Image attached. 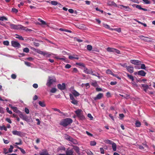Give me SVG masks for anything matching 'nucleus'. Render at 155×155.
Returning <instances> with one entry per match:
<instances>
[{"mask_svg": "<svg viewBox=\"0 0 155 155\" xmlns=\"http://www.w3.org/2000/svg\"><path fill=\"white\" fill-rule=\"evenodd\" d=\"M72 120L70 118H67L63 120L60 123V124L64 127H66L71 123Z\"/></svg>", "mask_w": 155, "mask_h": 155, "instance_id": "1", "label": "nucleus"}, {"mask_svg": "<svg viewBox=\"0 0 155 155\" xmlns=\"http://www.w3.org/2000/svg\"><path fill=\"white\" fill-rule=\"evenodd\" d=\"M77 116L81 120L85 119V117L82 114V111L81 109H78L75 111Z\"/></svg>", "mask_w": 155, "mask_h": 155, "instance_id": "2", "label": "nucleus"}, {"mask_svg": "<svg viewBox=\"0 0 155 155\" xmlns=\"http://www.w3.org/2000/svg\"><path fill=\"white\" fill-rule=\"evenodd\" d=\"M56 79L54 78H51L49 77L48 80L46 83V85L48 87H50L54 82H55Z\"/></svg>", "mask_w": 155, "mask_h": 155, "instance_id": "3", "label": "nucleus"}, {"mask_svg": "<svg viewBox=\"0 0 155 155\" xmlns=\"http://www.w3.org/2000/svg\"><path fill=\"white\" fill-rule=\"evenodd\" d=\"M107 50L109 52H115L117 54H120V51L119 50L112 48L108 47L107 48Z\"/></svg>", "mask_w": 155, "mask_h": 155, "instance_id": "4", "label": "nucleus"}, {"mask_svg": "<svg viewBox=\"0 0 155 155\" xmlns=\"http://www.w3.org/2000/svg\"><path fill=\"white\" fill-rule=\"evenodd\" d=\"M84 72L87 74H91L93 75V71L91 69H88L85 67L84 68Z\"/></svg>", "mask_w": 155, "mask_h": 155, "instance_id": "5", "label": "nucleus"}, {"mask_svg": "<svg viewBox=\"0 0 155 155\" xmlns=\"http://www.w3.org/2000/svg\"><path fill=\"white\" fill-rule=\"evenodd\" d=\"M69 96L70 99L72 100L71 101V103L77 105L78 104V101L74 99L73 95L72 94H70Z\"/></svg>", "mask_w": 155, "mask_h": 155, "instance_id": "6", "label": "nucleus"}, {"mask_svg": "<svg viewBox=\"0 0 155 155\" xmlns=\"http://www.w3.org/2000/svg\"><path fill=\"white\" fill-rule=\"evenodd\" d=\"M11 44L12 46L15 48H19L21 46L20 44L17 41H12Z\"/></svg>", "mask_w": 155, "mask_h": 155, "instance_id": "7", "label": "nucleus"}, {"mask_svg": "<svg viewBox=\"0 0 155 155\" xmlns=\"http://www.w3.org/2000/svg\"><path fill=\"white\" fill-rule=\"evenodd\" d=\"M36 52L39 54L43 55L44 56L46 55L47 57H49L51 55L50 54H48V53H47L45 51H41L38 49H37L36 51Z\"/></svg>", "mask_w": 155, "mask_h": 155, "instance_id": "8", "label": "nucleus"}, {"mask_svg": "<svg viewBox=\"0 0 155 155\" xmlns=\"http://www.w3.org/2000/svg\"><path fill=\"white\" fill-rule=\"evenodd\" d=\"M10 26L11 28L12 29H20V26H21V25H16L14 24H10Z\"/></svg>", "mask_w": 155, "mask_h": 155, "instance_id": "9", "label": "nucleus"}, {"mask_svg": "<svg viewBox=\"0 0 155 155\" xmlns=\"http://www.w3.org/2000/svg\"><path fill=\"white\" fill-rule=\"evenodd\" d=\"M58 87L61 90H64L66 88L65 84L62 83V84H59L57 85Z\"/></svg>", "mask_w": 155, "mask_h": 155, "instance_id": "10", "label": "nucleus"}, {"mask_svg": "<svg viewBox=\"0 0 155 155\" xmlns=\"http://www.w3.org/2000/svg\"><path fill=\"white\" fill-rule=\"evenodd\" d=\"M122 7L124 8V10L127 11H130L131 10L130 8H129V7L128 6H124L123 5H120L118 6V7L119 8H120L121 9H122Z\"/></svg>", "mask_w": 155, "mask_h": 155, "instance_id": "11", "label": "nucleus"}, {"mask_svg": "<svg viewBox=\"0 0 155 155\" xmlns=\"http://www.w3.org/2000/svg\"><path fill=\"white\" fill-rule=\"evenodd\" d=\"M20 117L21 118H22L24 120L27 122L29 120L28 117L27 116L21 113L20 114Z\"/></svg>", "mask_w": 155, "mask_h": 155, "instance_id": "12", "label": "nucleus"}, {"mask_svg": "<svg viewBox=\"0 0 155 155\" xmlns=\"http://www.w3.org/2000/svg\"><path fill=\"white\" fill-rule=\"evenodd\" d=\"M130 62L135 65H139L140 64L141 61L137 60H131Z\"/></svg>", "mask_w": 155, "mask_h": 155, "instance_id": "13", "label": "nucleus"}, {"mask_svg": "<svg viewBox=\"0 0 155 155\" xmlns=\"http://www.w3.org/2000/svg\"><path fill=\"white\" fill-rule=\"evenodd\" d=\"M126 68L128 72L130 73L134 72V68L131 66H126Z\"/></svg>", "mask_w": 155, "mask_h": 155, "instance_id": "14", "label": "nucleus"}, {"mask_svg": "<svg viewBox=\"0 0 155 155\" xmlns=\"http://www.w3.org/2000/svg\"><path fill=\"white\" fill-rule=\"evenodd\" d=\"M12 133L13 134L15 135H17L20 137H21L22 136V133L20 131L15 130L13 131Z\"/></svg>", "mask_w": 155, "mask_h": 155, "instance_id": "15", "label": "nucleus"}, {"mask_svg": "<svg viewBox=\"0 0 155 155\" xmlns=\"http://www.w3.org/2000/svg\"><path fill=\"white\" fill-rule=\"evenodd\" d=\"M78 56L76 54H73L72 55H69V58L70 60H72L73 59H75L78 60L79 58L78 57Z\"/></svg>", "mask_w": 155, "mask_h": 155, "instance_id": "16", "label": "nucleus"}, {"mask_svg": "<svg viewBox=\"0 0 155 155\" xmlns=\"http://www.w3.org/2000/svg\"><path fill=\"white\" fill-rule=\"evenodd\" d=\"M141 87L143 88V90L146 92H147V89L149 88V86L145 84H142Z\"/></svg>", "mask_w": 155, "mask_h": 155, "instance_id": "17", "label": "nucleus"}, {"mask_svg": "<svg viewBox=\"0 0 155 155\" xmlns=\"http://www.w3.org/2000/svg\"><path fill=\"white\" fill-rule=\"evenodd\" d=\"M138 74L142 76H145L146 74V73L143 70H140L138 71Z\"/></svg>", "mask_w": 155, "mask_h": 155, "instance_id": "18", "label": "nucleus"}, {"mask_svg": "<svg viewBox=\"0 0 155 155\" xmlns=\"http://www.w3.org/2000/svg\"><path fill=\"white\" fill-rule=\"evenodd\" d=\"M134 5L137 8L140 10H142L145 11H147V9L142 8L140 5H136V4H135Z\"/></svg>", "mask_w": 155, "mask_h": 155, "instance_id": "19", "label": "nucleus"}, {"mask_svg": "<svg viewBox=\"0 0 155 155\" xmlns=\"http://www.w3.org/2000/svg\"><path fill=\"white\" fill-rule=\"evenodd\" d=\"M103 96V94L102 93H99L97 95L96 97L94 98V100L100 99Z\"/></svg>", "mask_w": 155, "mask_h": 155, "instance_id": "20", "label": "nucleus"}, {"mask_svg": "<svg viewBox=\"0 0 155 155\" xmlns=\"http://www.w3.org/2000/svg\"><path fill=\"white\" fill-rule=\"evenodd\" d=\"M11 107L15 112L17 113H21V112L19 110H18L17 108L16 107L11 106Z\"/></svg>", "mask_w": 155, "mask_h": 155, "instance_id": "21", "label": "nucleus"}, {"mask_svg": "<svg viewBox=\"0 0 155 155\" xmlns=\"http://www.w3.org/2000/svg\"><path fill=\"white\" fill-rule=\"evenodd\" d=\"M108 5L110 6H112L115 7H117V5L113 2H109L108 3Z\"/></svg>", "mask_w": 155, "mask_h": 155, "instance_id": "22", "label": "nucleus"}, {"mask_svg": "<svg viewBox=\"0 0 155 155\" xmlns=\"http://www.w3.org/2000/svg\"><path fill=\"white\" fill-rule=\"evenodd\" d=\"M73 149L78 154H79V149L78 147L77 146H74Z\"/></svg>", "mask_w": 155, "mask_h": 155, "instance_id": "23", "label": "nucleus"}, {"mask_svg": "<svg viewBox=\"0 0 155 155\" xmlns=\"http://www.w3.org/2000/svg\"><path fill=\"white\" fill-rule=\"evenodd\" d=\"M13 148V147L12 146V145H11L10 146V147L9 148L8 151L7 152L4 153L5 154H7L8 153H11L12 152V150Z\"/></svg>", "mask_w": 155, "mask_h": 155, "instance_id": "24", "label": "nucleus"}, {"mask_svg": "<svg viewBox=\"0 0 155 155\" xmlns=\"http://www.w3.org/2000/svg\"><path fill=\"white\" fill-rule=\"evenodd\" d=\"M70 141L72 142V143L74 144H78V142L77 140L75 139L72 138V137Z\"/></svg>", "mask_w": 155, "mask_h": 155, "instance_id": "25", "label": "nucleus"}, {"mask_svg": "<svg viewBox=\"0 0 155 155\" xmlns=\"http://www.w3.org/2000/svg\"><path fill=\"white\" fill-rule=\"evenodd\" d=\"M153 41V39L149 38V37H145V41L147 42H152Z\"/></svg>", "mask_w": 155, "mask_h": 155, "instance_id": "26", "label": "nucleus"}, {"mask_svg": "<svg viewBox=\"0 0 155 155\" xmlns=\"http://www.w3.org/2000/svg\"><path fill=\"white\" fill-rule=\"evenodd\" d=\"M112 148L114 151H116V144L114 143H113L112 144Z\"/></svg>", "mask_w": 155, "mask_h": 155, "instance_id": "27", "label": "nucleus"}, {"mask_svg": "<svg viewBox=\"0 0 155 155\" xmlns=\"http://www.w3.org/2000/svg\"><path fill=\"white\" fill-rule=\"evenodd\" d=\"M126 74L128 77L130 79H131L132 81H134V78L133 76L132 75H130L129 74L127 73Z\"/></svg>", "mask_w": 155, "mask_h": 155, "instance_id": "28", "label": "nucleus"}, {"mask_svg": "<svg viewBox=\"0 0 155 155\" xmlns=\"http://www.w3.org/2000/svg\"><path fill=\"white\" fill-rule=\"evenodd\" d=\"M72 93L75 97L78 96L80 95L75 90L73 91Z\"/></svg>", "mask_w": 155, "mask_h": 155, "instance_id": "29", "label": "nucleus"}, {"mask_svg": "<svg viewBox=\"0 0 155 155\" xmlns=\"http://www.w3.org/2000/svg\"><path fill=\"white\" fill-rule=\"evenodd\" d=\"M38 104L41 107H44L45 106V104L44 102L39 101L38 102Z\"/></svg>", "mask_w": 155, "mask_h": 155, "instance_id": "30", "label": "nucleus"}, {"mask_svg": "<svg viewBox=\"0 0 155 155\" xmlns=\"http://www.w3.org/2000/svg\"><path fill=\"white\" fill-rule=\"evenodd\" d=\"M104 142L106 143L110 144H112L114 143L113 141L108 140H104Z\"/></svg>", "mask_w": 155, "mask_h": 155, "instance_id": "31", "label": "nucleus"}, {"mask_svg": "<svg viewBox=\"0 0 155 155\" xmlns=\"http://www.w3.org/2000/svg\"><path fill=\"white\" fill-rule=\"evenodd\" d=\"M8 20V18L5 16H0V21H4Z\"/></svg>", "mask_w": 155, "mask_h": 155, "instance_id": "32", "label": "nucleus"}, {"mask_svg": "<svg viewBox=\"0 0 155 155\" xmlns=\"http://www.w3.org/2000/svg\"><path fill=\"white\" fill-rule=\"evenodd\" d=\"M135 124L136 127H140L141 125V123L138 120H137L136 121Z\"/></svg>", "mask_w": 155, "mask_h": 155, "instance_id": "33", "label": "nucleus"}, {"mask_svg": "<svg viewBox=\"0 0 155 155\" xmlns=\"http://www.w3.org/2000/svg\"><path fill=\"white\" fill-rule=\"evenodd\" d=\"M16 146V147L18 149H19L20 150V151H21V152L22 153H23V154H25V152L24 149L19 147L18 146Z\"/></svg>", "mask_w": 155, "mask_h": 155, "instance_id": "34", "label": "nucleus"}, {"mask_svg": "<svg viewBox=\"0 0 155 155\" xmlns=\"http://www.w3.org/2000/svg\"><path fill=\"white\" fill-rule=\"evenodd\" d=\"M92 46L90 45H88L87 46V49L89 51H91L92 49Z\"/></svg>", "mask_w": 155, "mask_h": 155, "instance_id": "35", "label": "nucleus"}, {"mask_svg": "<svg viewBox=\"0 0 155 155\" xmlns=\"http://www.w3.org/2000/svg\"><path fill=\"white\" fill-rule=\"evenodd\" d=\"M65 150V148L63 146H61V147H59L58 149V151H59L60 150Z\"/></svg>", "mask_w": 155, "mask_h": 155, "instance_id": "36", "label": "nucleus"}, {"mask_svg": "<svg viewBox=\"0 0 155 155\" xmlns=\"http://www.w3.org/2000/svg\"><path fill=\"white\" fill-rule=\"evenodd\" d=\"M17 36L16 37V38H18L20 40H24V38L22 36L17 35Z\"/></svg>", "mask_w": 155, "mask_h": 155, "instance_id": "37", "label": "nucleus"}, {"mask_svg": "<svg viewBox=\"0 0 155 155\" xmlns=\"http://www.w3.org/2000/svg\"><path fill=\"white\" fill-rule=\"evenodd\" d=\"M54 110L55 111H57L58 112H59L60 114H61V115H64V114L63 112H61L59 109H57V108H54Z\"/></svg>", "mask_w": 155, "mask_h": 155, "instance_id": "38", "label": "nucleus"}, {"mask_svg": "<svg viewBox=\"0 0 155 155\" xmlns=\"http://www.w3.org/2000/svg\"><path fill=\"white\" fill-rule=\"evenodd\" d=\"M76 64L81 66L83 67L84 68L85 67L84 64L81 63H76Z\"/></svg>", "mask_w": 155, "mask_h": 155, "instance_id": "39", "label": "nucleus"}, {"mask_svg": "<svg viewBox=\"0 0 155 155\" xmlns=\"http://www.w3.org/2000/svg\"><path fill=\"white\" fill-rule=\"evenodd\" d=\"M57 91V89L56 88H52L50 91V92L52 93H55Z\"/></svg>", "mask_w": 155, "mask_h": 155, "instance_id": "40", "label": "nucleus"}, {"mask_svg": "<svg viewBox=\"0 0 155 155\" xmlns=\"http://www.w3.org/2000/svg\"><path fill=\"white\" fill-rule=\"evenodd\" d=\"M51 4L53 5H56L58 4V2L56 1H53L51 2Z\"/></svg>", "mask_w": 155, "mask_h": 155, "instance_id": "41", "label": "nucleus"}, {"mask_svg": "<svg viewBox=\"0 0 155 155\" xmlns=\"http://www.w3.org/2000/svg\"><path fill=\"white\" fill-rule=\"evenodd\" d=\"M23 50L24 52L26 53H28L29 51V50L28 48H24Z\"/></svg>", "mask_w": 155, "mask_h": 155, "instance_id": "42", "label": "nucleus"}, {"mask_svg": "<svg viewBox=\"0 0 155 155\" xmlns=\"http://www.w3.org/2000/svg\"><path fill=\"white\" fill-rule=\"evenodd\" d=\"M106 73L108 74H112V72L110 69H107L106 71Z\"/></svg>", "mask_w": 155, "mask_h": 155, "instance_id": "43", "label": "nucleus"}, {"mask_svg": "<svg viewBox=\"0 0 155 155\" xmlns=\"http://www.w3.org/2000/svg\"><path fill=\"white\" fill-rule=\"evenodd\" d=\"M90 144L91 146H94L96 145V143L95 141H91L90 142Z\"/></svg>", "mask_w": 155, "mask_h": 155, "instance_id": "44", "label": "nucleus"}, {"mask_svg": "<svg viewBox=\"0 0 155 155\" xmlns=\"http://www.w3.org/2000/svg\"><path fill=\"white\" fill-rule=\"evenodd\" d=\"M3 44L5 45L6 46H8L9 45V42L8 41H5L3 42Z\"/></svg>", "mask_w": 155, "mask_h": 155, "instance_id": "45", "label": "nucleus"}, {"mask_svg": "<svg viewBox=\"0 0 155 155\" xmlns=\"http://www.w3.org/2000/svg\"><path fill=\"white\" fill-rule=\"evenodd\" d=\"M40 155H50L47 151H45L42 152Z\"/></svg>", "mask_w": 155, "mask_h": 155, "instance_id": "46", "label": "nucleus"}, {"mask_svg": "<svg viewBox=\"0 0 155 155\" xmlns=\"http://www.w3.org/2000/svg\"><path fill=\"white\" fill-rule=\"evenodd\" d=\"M65 137L66 139L70 141V140L71 139V137L70 136L68 135H66L65 136Z\"/></svg>", "mask_w": 155, "mask_h": 155, "instance_id": "47", "label": "nucleus"}, {"mask_svg": "<svg viewBox=\"0 0 155 155\" xmlns=\"http://www.w3.org/2000/svg\"><path fill=\"white\" fill-rule=\"evenodd\" d=\"M114 30L118 32H120L121 31V28H114Z\"/></svg>", "mask_w": 155, "mask_h": 155, "instance_id": "48", "label": "nucleus"}, {"mask_svg": "<svg viewBox=\"0 0 155 155\" xmlns=\"http://www.w3.org/2000/svg\"><path fill=\"white\" fill-rule=\"evenodd\" d=\"M20 29L23 30H25L26 31L27 29L28 28L27 27L23 26L21 25V26H20Z\"/></svg>", "mask_w": 155, "mask_h": 155, "instance_id": "49", "label": "nucleus"}, {"mask_svg": "<svg viewBox=\"0 0 155 155\" xmlns=\"http://www.w3.org/2000/svg\"><path fill=\"white\" fill-rule=\"evenodd\" d=\"M143 1L146 4H150V2L148 0H143Z\"/></svg>", "mask_w": 155, "mask_h": 155, "instance_id": "50", "label": "nucleus"}, {"mask_svg": "<svg viewBox=\"0 0 155 155\" xmlns=\"http://www.w3.org/2000/svg\"><path fill=\"white\" fill-rule=\"evenodd\" d=\"M141 68L145 70L146 69V67L144 64H142L141 65Z\"/></svg>", "mask_w": 155, "mask_h": 155, "instance_id": "51", "label": "nucleus"}, {"mask_svg": "<svg viewBox=\"0 0 155 155\" xmlns=\"http://www.w3.org/2000/svg\"><path fill=\"white\" fill-rule=\"evenodd\" d=\"M87 117L90 119L91 120H92L93 119V117L90 114H88Z\"/></svg>", "mask_w": 155, "mask_h": 155, "instance_id": "52", "label": "nucleus"}, {"mask_svg": "<svg viewBox=\"0 0 155 155\" xmlns=\"http://www.w3.org/2000/svg\"><path fill=\"white\" fill-rule=\"evenodd\" d=\"M12 11L13 12L15 13H17L18 12V10L16 9L15 8H12Z\"/></svg>", "mask_w": 155, "mask_h": 155, "instance_id": "53", "label": "nucleus"}, {"mask_svg": "<svg viewBox=\"0 0 155 155\" xmlns=\"http://www.w3.org/2000/svg\"><path fill=\"white\" fill-rule=\"evenodd\" d=\"M139 37L142 40L145 41L146 37H144L143 35H140L139 36Z\"/></svg>", "mask_w": 155, "mask_h": 155, "instance_id": "54", "label": "nucleus"}, {"mask_svg": "<svg viewBox=\"0 0 155 155\" xmlns=\"http://www.w3.org/2000/svg\"><path fill=\"white\" fill-rule=\"evenodd\" d=\"M11 78L13 79H15L16 78V75L14 74H12L11 76Z\"/></svg>", "mask_w": 155, "mask_h": 155, "instance_id": "55", "label": "nucleus"}, {"mask_svg": "<svg viewBox=\"0 0 155 155\" xmlns=\"http://www.w3.org/2000/svg\"><path fill=\"white\" fill-rule=\"evenodd\" d=\"M18 140L19 141V143H15V144L17 145H21L22 144V141L20 139H18Z\"/></svg>", "mask_w": 155, "mask_h": 155, "instance_id": "56", "label": "nucleus"}, {"mask_svg": "<svg viewBox=\"0 0 155 155\" xmlns=\"http://www.w3.org/2000/svg\"><path fill=\"white\" fill-rule=\"evenodd\" d=\"M92 75L97 76L99 78H100V74H98V73H97V74H94L93 73Z\"/></svg>", "mask_w": 155, "mask_h": 155, "instance_id": "57", "label": "nucleus"}, {"mask_svg": "<svg viewBox=\"0 0 155 155\" xmlns=\"http://www.w3.org/2000/svg\"><path fill=\"white\" fill-rule=\"evenodd\" d=\"M6 110L7 112L9 114H12V112L11 110H9V108L8 107H7L6 109Z\"/></svg>", "mask_w": 155, "mask_h": 155, "instance_id": "58", "label": "nucleus"}, {"mask_svg": "<svg viewBox=\"0 0 155 155\" xmlns=\"http://www.w3.org/2000/svg\"><path fill=\"white\" fill-rule=\"evenodd\" d=\"M71 67V66L70 64H67L65 66V68H67V69H69V68H70Z\"/></svg>", "mask_w": 155, "mask_h": 155, "instance_id": "59", "label": "nucleus"}, {"mask_svg": "<svg viewBox=\"0 0 155 155\" xmlns=\"http://www.w3.org/2000/svg\"><path fill=\"white\" fill-rule=\"evenodd\" d=\"M0 113L2 114L4 113L3 108L1 107H0Z\"/></svg>", "mask_w": 155, "mask_h": 155, "instance_id": "60", "label": "nucleus"}, {"mask_svg": "<svg viewBox=\"0 0 155 155\" xmlns=\"http://www.w3.org/2000/svg\"><path fill=\"white\" fill-rule=\"evenodd\" d=\"M100 150L101 151V154H104V150L103 149V148H102V147L100 148Z\"/></svg>", "mask_w": 155, "mask_h": 155, "instance_id": "61", "label": "nucleus"}, {"mask_svg": "<svg viewBox=\"0 0 155 155\" xmlns=\"http://www.w3.org/2000/svg\"><path fill=\"white\" fill-rule=\"evenodd\" d=\"M25 112L27 114H28L29 113V110L28 108H25Z\"/></svg>", "mask_w": 155, "mask_h": 155, "instance_id": "62", "label": "nucleus"}, {"mask_svg": "<svg viewBox=\"0 0 155 155\" xmlns=\"http://www.w3.org/2000/svg\"><path fill=\"white\" fill-rule=\"evenodd\" d=\"M119 116L121 119L123 118L124 116V114H120Z\"/></svg>", "mask_w": 155, "mask_h": 155, "instance_id": "63", "label": "nucleus"}, {"mask_svg": "<svg viewBox=\"0 0 155 155\" xmlns=\"http://www.w3.org/2000/svg\"><path fill=\"white\" fill-rule=\"evenodd\" d=\"M91 84L94 87H96L97 86V83L96 82L94 83H92Z\"/></svg>", "mask_w": 155, "mask_h": 155, "instance_id": "64", "label": "nucleus"}]
</instances>
